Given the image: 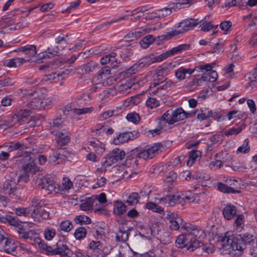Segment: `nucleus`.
<instances>
[{"label":"nucleus","mask_w":257,"mask_h":257,"mask_svg":"<svg viewBox=\"0 0 257 257\" xmlns=\"http://www.w3.org/2000/svg\"><path fill=\"white\" fill-rule=\"evenodd\" d=\"M255 237L248 233L241 236L240 234H233L232 232H227L224 236L218 237L217 244L224 250L231 252L233 250L241 251L245 247V244L253 243Z\"/></svg>","instance_id":"nucleus-1"},{"label":"nucleus","mask_w":257,"mask_h":257,"mask_svg":"<svg viewBox=\"0 0 257 257\" xmlns=\"http://www.w3.org/2000/svg\"><path fill=\"white\" fill-rule=\"evenodd\" d=\"M184 229L186 232L179 236L176 240V246L179 248L186 247L187 250L193 251L199 247L202 242L198 240L203 233V231L196 226L190 224L181 227V229Z\"/></svg>","instance_id":"nucleus-2"},{"label":"nucleus","mask_w":257,"mask_h":257,"mask_svg":"<svg viewBox=\"0 0 257 257\" xmlns=\"http://www.w3.org/2000/svg\"><path fill=\"white\" fill-rule=\"evenodd\" d=\"M200 200L199 195L198 194L192 193L188 191L173 196H166L160 199V203L166 206H173L176 204H182L185 203H197Z\"/></svg>","instance_id":"nucleus-3"},{"label":"nucleus","mask_w":257,"mask_h":257,"mask_svg":"<svg viewBox=\"0 0 257 257\" xmlns=\"http://www.w3.org/2000/svg\"><path fill=\"white\" fill-rule=\"evenodd\" d=\"M22 187L18 185L17 173L13 172L3 182V190L10 198L20 200L22 195Z\"/></svg>","instance_id":"nucleus-4"},{"label":"nucleus","mask_w":257,"mask_h":257,"mask_svg":"<svg viewBox=\"0 0 257 257\" xmlns=\"http://www.w3.org/2000/svg\"><path fill=\"white\" fill-rule=\"evenodd\" d=\"M161 145L159 143L145 146L143 149L136 148L130 152L127 159L132 160L137 158L144 160L151 159L158 155L160 151Z\"/></svg>","instance_id":"nucleus-5"},{"label":"nucleus","mask_w":257,"mask_h":257,"mask_svg":"<svg viewBox=\"0 0 257 257\" xmlns=\"http://www.w3.org/2000/svg\"><path fill=\"white\" fill-rule=\"evenodd\" d=\"M186 118L185 111L182 108H176L175 110L170 109L158 118L159 127L164 128L166 123L172 125L175 122Z\"/></svg>","instance_id":"nucleus-6"},{"label":"nucleus","mask_w":257,"mask_h":257,"mask_svg":"<svg viewBox=\"0 0 257 257\" xmlns=\"http://www.w3.org/2000/svg\"><path fill=\"white\" fill-rule=\"evenodd\" d=\"M198 19H191L190 20H186L182 21L176 26L179 29L175 30L171 32L167 33L166 35L161 36V38L164 40H168L173 37L183 34L184 32L189 30L190 29L194 28L201 22Z\"/></svg>","instance_id":"nucleus-7"},{"label":"nucleus","mask_w":257,"mask_h":257,"mask_svg":"<svg viewBox=\"0 0 257 257\" xmlns=\"http://www.w3.org/2000/svg\"><path fill=\"white\" fill-rule=\"evenodd\" d=\"M167 69L161 67L149 72L146 76L147 80L153 81L150 85V88H155L167 80Z\"/></svg>","instance_id":"nucleus-8"},{"label":"nucleus","mask_w":257,"mask_h":257,"mask_svg":"<svg viewBox=\"0 0 257 257\" xmlns=\"http://www.w3.org/2000/svg\"><path fill=\"white\" fill-rule=\"evenodd\" d=\"M196 0H183L181 3H176L169 5V8H165L162 9L157 10L159 15V19L163 18L170 15L172 9H182L189 7L194 4Z\"/></svg>","instance_id":"nucleus-9"},{"label":"nucleus","mask_w":257,"mask_h":257,"mask_svg":"<svg viewBox=\"0 0 257 257\" xmlns=\"http://www.w3.org/2000/svg\"><path fill=\"white\" fill-rule=\"evenodd\" d=\"M37 181L38 186L43 189L55 192L59 191V189L57 188L58 184L49 176L44 177L38 180Z\"/></svg>","instance_id":"nucleus-10"},{"label":"nucleus","mask_w":257,"mask_h":257,"mask_svg":"<svg viewBox=\"0 0 257 257\" xmlns=\"http://www.w3.org/2000/svg\"><path fill=\"white\" fill-rule=\"evenodd\" d=\"M23 164L22 170L23 171L27 172L30 174H35L39 171V168L36 166L34 161L32 160L30 155L25 153L22 160H21Z\"/></svg>","instance_id":"nucleus-11"},{"label":"nucleus","mask_w":257,"mask_h":257,"mask_svg":"<svg viewBox=\"0 0 257 257\" xmlns=\"http://www.w3.org/2000/svg\"><path fill=\"white\" fill-rule=\"evenodd\" d=\"M53 153L50 155V160L52 162H55L57 164H60L67 158V151L64 149L59 148H52Z\"/></svg>","instance_id":"nucleus-12"},{"label":"nucleus","mask_w":257,"mask_h":257,"mask_svg":"<svg viewBox=\"0 0 257 257\" xmlns=\"http://www.w3.org/2000/svg\"><path fill=\"white\" fill-rule=\"evenodd\" d=\"M69 250L66 243L64 241L59 240L56 245L52 246L50 255L66 256L68 255Z\"/></svg>","instance_id":"nucleus-13"},{"label":"nucleus","mask_w":257,"mask_h":257,"mask_svg":"<svg viewBox=\"0 0 257 257\" xmlns=\"http://www.w3.org/2000/svg\"><path fill=\"white\" fill-rule=\"evenodd\" d=\"M139 136V133L137 131H133L131 132H125L121 133L114 138L113 143L115 145H118L133 140Z\"/></svg>","instance_id":"nucleus-14"},{"label":"nucleus","mask_w":257,"mask_h":257,"mask_svg":"<svg viewBox=\"0 0 257 257\" xmlns=\"http://www.w3.org/2000/svg\"><path fill=\"white\" fill-rule=\"evenodd\" d=\"M31 216L35 221L40 222L43 219L49 218V213L44 208H32Z\"/></svg>","instance_id":"nucleus-15"},{"label":"nucleus","mask_w":257,"mask_h":257,"mask_svg":"<svg viewBox=\"0 0 257 257\" xmlns=\"http://www.w3.org/2000/svg\"><path fill=\"white\" fill-rule=\"evenodd\" d=\"M153 63L150 54L145 57L141 59L137 63L134 64L132 67L127 70V72L133 74L135 73L136 69L138 68L141 69L145 67H148Z\"/></svg>","instance_id":"nucleus-16"},{"label":"nucleus","mask_w":257,"mask_h":257,"mask_svg":"<svg viewBox=\"0 0 257 257\" xmlns=\"http://www.w3.org/2000/svg\"><path fill=\"white\" fill-rule=\"evenodd\" d=\"M27 61L28 60L25 58L16 57L4 60L3 61V65L5 67L9 68H18Z\"/></svg>","instance_id":"nucleus-17"},{"label":"nucleus","mask_w":257,"mask_h":257,"mask_svg":"<svg viewBox=\"0 0 257 257\" xmlns=\"http://www.w3.org/2000/svg\"><path fill=\"white\" fill-rule=\"evenodd\" d=\"M116 56L117 53L111 52L110 54L102 57L100 59V62L103 65L109 63L110 66L112 68H117L119 66V62L115 58Z\"/></svg>","instance_id":"nucleus-18"},{"label":"nucleus","mask_w":257,"mask_h":257,"mask_svg":"<svg viewBox=\"0 0 257 257\" xmlns=\"http://www.w3.org/2000/svg\"><path fill=\"white\" fill-rule=\"evenodd\" d=\"M17 230L20 238L24 239H29L31 243L34 240V238L36 236L34 234L33 230L27 231L24 226L22 224L18 226Z\"/></svg>","instance_id":"nucleus-19"},{"label":"nucleus","mask_w":257,"mask_h":257,"mask_svg":"<svg viewBox=\"0 0 257 257\" xmlns=\"http://www.w3.org/2000/svg\"><path fill=\"white\" fill-rule=\"evenodd\" d=\"M114 52L117 53V55H119L125 61L131 59L133 55L132 47L130 46H127L126 47L122 48H116Z\"/></svg>","instance_id":"nucleus-20"},{"label":"nucleus","mask_w":257,"mask_h":257,"mask_svg":"<svg viewBox=\"0 0 257 257\" xmlns=\"http://www.w3.org/2000/svg\"><path fill=\"white\" fill-rule=\"evenodd\" d=\"M110 74V70L109 67H105L101 68L99 71L97 76V79L98 81L97 85L104 86L105 80L109 78V75Z\"/></svg>","instance_id":"nucleus-21"},{"label":"nucleus","mask_w":257,"mask_h":257,"mask_svg":"<svg viewBox=\"0 0 257 257\" xmlns=\"http://www.w3.org/2000/svg\"><path fill=\"white\" fill-rule=\"evenodd\" d=\"M14 51L22 52L24 54L26 55L25 57L27 60V58L31 57L34 56L36 53V47L34 45H26L23 47H19L17 50H15Z\"/></svg>","instance_id":"nucleus-22"},{"label":"nucleus","mask_w":257,"mask_h":257,"mask_svg":"<svg viewBox=\"0 0 257 257\" xmlns=\"http://www.w3.org/2000/svg\"><path fill=\"white\" fill-rule=\"evenodd\" d=\"M222 213L226 219L230 220L237 215L236 208L233 205H227L223 208Z\"/></svg>","instance_id":"nucleus-23"},{"label":"nucleus","mask_w":257,"mask_h":257,"mask_svg":"<svg viewBox=\"0 0 257 257\" xmlns=\"http://www.w3.org/2000/svg\"><path fill=\"white\" fill-rule=\"evenodd\" d=\"M33 96V98H31V100L27 104L28 108L31 109H37L42 107L41 99L37 98L39 96V93L35 91L30 94V97Z\"/></svg>","instance_id":"nucleus-24"},{"label":"nucleus","mask_w":257,"mask_h":257,"mask_svg":"<svg viewBox=\"0 0 257 257\" xmlns=\"http://www.w3.org/2000/svg\"><path fill=\"white\" fill-rule=\"evenodd\" d=\"M157 234L159 236L158 238L162 243L167 244L172 242V237L169 231L165 230H158Z\"/></svg>","instance_id":"nucleus-25"},{"label":"nucleus","mask_w":257,"mask_h":257,"mask_svg":"<svg viewBox=\"0 0 257 257\" xmlns=\"http://www.w3.org/2000/svg\"><path fill=\"white\" fill-rule=\"evenodd\" d=\"M59 48L58 46L55 47L54 48L51 49L48 48L45 52L39 53L37 57L38 59H45L47 58H51L59 53Z\"/></svg>","instance_id":"nucleus-26"},{"label":"nucleus","mask_w":257,"mask_h":257,"mask_svg":"<svg viewBox=\"0 0 257 257\" xmlns=\"http://www.w3.org/2000/svg\"><path fill=\"white\" fill-rule=\"evenodd\" d=\"M23 146L24 144L20 142H11L4 145V147L6 148L9 153L16 150H19V151L22 152V150L23 149Z\"/></svg>","instance_id":"nucleus-27"},{"label":"nucleus","mask_w":257,"mask_h":257,"mask_svg":"<svg viewBox=\"0 0 257 257\" xmlns=\"http://www.w3.org/2000/svg\"><path fill=\"white\" fill-rule=\"evenodd\" d=\"M119 232L116 234V239L118 241L125 242L127 240L130 233L127 231L123 225L118 227Z\"/></svg>","instance_id":"nucleus-28"},{"label":"nucleus","mask_w":257,"mask_h":257,"mask_svg":"<svg viewBox=\"0 0 257 257\" xmlns=\"http://www.w3.org/2000/svg\"><path fill=\"white\" fill-rule=\"evenodd\" d=\"M89 148L91 150L94 151L98 155H101L105 151L104 145L99 141L97 142H90Z\"/></svg>","instance_id":"nucleus-29"},{"label":"nucleus","mask_w":257,"mask_h":257,"mask_svg":"<svg viewBox=\"0 0 257 257\" xmlns=\"http://www.w3.org/2000/svg\"><path fill=\"white\" fill-rule=\"evenodd\" d=\"M16 122L17 121L15 119V115H10L7 116H4L0 120V127L5 128L11 126Z\"/></svg>","instance_id":"nucleus-30"},{"label":"nucleus","mask_w":257,"mask_h":257,"mask_svg":"<svg viewBox=\"0 0 257 257\" xmlns=\"http://www.w3.org/2000/svg\"><path fill=\"white\" fill-rule=\"evenodd\" d=\"M32 243L38 244L40 248L44 250H46L47 251V254L50 255L52 246L48 245V244L46 243L44 241L42 240L38 236H36V237L34 238V240L33 242H32Z\"/></svg>","instance_id":"nucleus-31"},{"label":"nucleus","mask_w":257,"mask_h":257,"mask_svg":"<svg viewBox=\"0 0 257 257\" xmlns=\"http://www.w3.org/2000/svg\"><path fill=\"white\" fill-rule=\"evenodd\" d=\"M127 207V205L123 202L116 201L114 202V213L117 215L120 216L125 212Z\"/></svg>","instance_id":"nucleus-32"},{"label":"nucleus","mask_w":257,"mask_h":257,"mask_svg":"<svg viewBox=\"0 0 257 257\" xmlns=\"http://www.w3.org/2000/svg\"><path fill=\"white\" fill-rule=\"evenodd\" d=\"M140 196L138 193L136 192L132 193L126 199L123 200V202L128 206H133L139 202Z\"/></svg>","instance_id":"nucleus-33"},{"label":"nucleus","mask_w":257,"mask_h":257,"mask_svg":"<svg viewBox=\"0 0 257 257\" xmlns=\"http://www.w3.org/2000/svg\"><path fill=\"white\" fill-rule=\"evenodd\" d=\"M17 246L18 244L16 243L13 242L12 240L9 239L2 250H3L7 253L14 255V253L16 252Z\"/></svg>","instance_id":"nucleus-34"},{"label":"nucleus","mask_w":257,"mask_h":257,"mask_svg":"<svg viewBox=\"0 0 257 257\" xmlns=\"http://www.w3.org/2000/svg\"><path fill=\"white\" fill-rule=\"evenodd\" d=\"M94 201L95 198L94 196L82 200L81 204L80 206L81 209L84 211L89 210L93 206Z\"/></svg>","instance_id":"nucleus-35"},{"label":"nucleus","mask_w":257,"mask_h":257,"mask_svg":"<svg viewBox=\"0 0 257 257\" xmlns=\"http://www.w3.org/2000/svg\"><path fill=\"white\" fill-rule=\"evenodd\" d=\"M115 162L121 161L125 156V153L123 150L116 148L108 154Z\"/></svg>","instance_id":"nucleus-36"},{"label":"nucleus","mask_w":257,"mask_h":257,"mask_svg":"<svg viewBox=\"0 0 257 257\" xmlns=\"http://www.w3.org/2000/svg\"><path fill=\"white\" fill-rule=\"evenodd\" d=\"M99 64L93 61H90L82 66V71L86 73L93 72L98 68Z\"/></svg>","instance_id":"nucleus-37"},{"label":"nucleus","mask_w":257,"mask_h":257,"mask_svg":"<svg viewBox=\"0 0 257 257\" xmlns=\"http://www.w3.org/2000/svg\"><path fill=\"white\" fill-rule=\"evenodd\" d=\"M165 83L161 86L158 87L156 89L152 91V93L156 94L159 91L162 90H167L173 86H176V83L173 82L171 80L167 79L165 81Z\"/></svg>","instance_id":"nucleus-38"},{"label":"nucleus","mask_w":257,"mask_h":257,"mask_svg":"<svg viewBox=\"0 0 257 257\" xmlns=\"http://www.w3.org/2000/svg\"><path fill=\"white\" fill-rule=\"evenodd\" d=\"M151 58L152 59L153 63L156 62H160L162 61L163 60L166 59L168 57L173 56L172 53H170V50L165 52L163 53H162L159 55L156 56L153 54H151Z\"/></svg>","instance_id":"nucleus-39"},{"label":"nucleus","mask_w":257,"mask_h":257,"mask_svg":"<svg viewBox=\"0 0 257 257\" xmlns=\"http://www.w3.org/2000/svg\"><path fill=\"white\" fill-rule=\"evenodd\" d=\"M30 114V110L28 109H22L14 114L15 116L16 121H19L23 118H27Z\"/></svg>","instance_id":"nucleus-40"},{"label":"nucleus","mask_w":257,"mask_h":257,"mask_svg":"<svg viewBox=\"0 0 257 257\" xmlns=\"http://www.w3.org/2000/svg\"><path fill=\"white\" fill-rule=\"evenodd\" d=\"M218 189L219 191L226 193H239L240 191L238 190H234L231 187H230L221 182H219L217 184Z\"/></svg>","instance_id":"nucleus-41"},{"label":"nucleus","mask_w":257,"mask_h":257,"mask_svg":"<svg viewBox=\"0 0 257 257\" xmlns=\"http://www.w3.org/2000/svg\"><path fill=\"white\" fill-rule=\"evenodd\" d=\"M244 127V126H243V125H240L237 127H232L224 131L223 132V134L226 137H229L232 135H237L242 131Z\"/></svg>","instance_id":"nucleus-42"},{"label":"nucleus","mask_w":257,"mask_h":257,"mask_svg":"<svg viewBox=\"0 0 257 257\" xmlns=\"http://www.w3.org/2000/svg\"><path fill=\"white\" fill-rule=\"evenodd\" d=\"M244 215L241 214L236 215V218L235 220L234 224L237 231H240L242 229L244 226Z\"/></svg>","instance_id":"nucleus-43"},{"label":"nucleus","mask_w":257,"mask_h":257,"mask_svg":"<svg viewBox=\"0 0 257 257\" xmlns=\"http://www.w3.org/2000/svg\"><path fill=\"white\" fill-rule=\"evenodd\" d=\"M65 74L66 72H63V73H53L46 75L43 79V80H44L45 81L55 80L57 81L59 80V77H60L61 79H64L65 76H63V75H65Z\"/></svg>","instance_id":"nucleus-44"},{"label":"nucleus","mask_w":257,"mask_h":257,"mask_svg":"<svg viewBox=\"0 0 257 257\" xmlns=\"http://www.w3.org/2000/svg\"><path fill=\"white\" fill-rule=\"evenodd\" d=\"M155 41V38L153 35H148L143 38L140 41V45L144 48H148Z\"/></svg>","instance_id":"nucleus-45"},{"label":"nucleus","mask_w":257,"mask_h":257,"mask_svg":"<svg viewBox=\"0 0 257 257\" xmlns=\"http://www.w3.org/2000/svg\"><path fill=\"white\" fill-rule=\"evenodd\" d=\"M145 206L148 209L152 210L155 212L160 214H162L164 212V210L162 207L152 202L147 203Z\"/></svg>","instance_id":"nucleus-46"},{"label":"nucleus","mask_w":257,"mask_h":257,"mask_svg":"<svg viewBox=\"0 0 257 257\" xmlns=\"http://www.w3.org/2000/svg\"><path fill=\"white\" fill-rule=\"evenodd\" d=\"M203 69H207L209 70L210 69V65L209 64H206L205 65H202L199 66H197L193 69H187L184 68V71L185 73V75L188 74L189 75H191L193 74L195 71H199L200 70H203Z\"/></svg>","instance_id":"nucleus-47"},{"label":"nucleus","mask_w":257,"mask_h":257,"mask_svg":"<svg viewBox=\"0 0 257 257\" xmlns=\"http://www.w3.org/2000/svg\"><path fill=\"white\" fill-rule=\"evenodd\" d=\"M190 45L184 44L180 45L177 47L173 48L170 50V53H172V55L181 53L183 51L188 50L190 48Z\"/></svg>","instance_id":"nucleus-48"},{"label":"nucleus","mask_w":257,"mask_h":257,"mask_svg":"<svg viewBox=\"0 0 257 257\" xmlns=\"http://www.w3.org/2000/svg\"><path fill=\"white\" fill-rule=\"evenodd\" d=\"M251 19V22L249 24L250 26H257V10L249 14L244 16L243 19L246 20L247 19Z\"/></svg>","instance_id":"nucleus-49"},{"label":"nucleus","mask_w":257,"mask_h":257,"mask_svg":"<svg viewBox=\"0 0 257 257\" xmlns=\"http://www.w3.org/2000/svg\"><path fill=\"white\" fill-rule=\"evenodd\" d=\"M180 221H181V219L180 218H177L175 219H172L170 220V224L169 226L170 229L171 230H177L179 228H181V227L186 226V224L185 225L182 224L179 222Z\"/></svg>","instance_id":"nucleus-50"},{"label":"nucleus","mask_w":257,"mask_h":257,"mask_svg":"<svg viewBox=\"0 0 257 257\" xmlns=\"http://www.w3.org/2000/svg\"><path fill=\"white\" fill-rule=\"evenodd\" d=\"M92 107H85L82 108H73L72 111L76 115H79L84 114L90 113L93 111Z\"/></svg>","instance_id":"nucleus-51"},{"label":"nucleus","mask_w":257,"mask_h":257,"mask_svg":"<svg viewBox=\"0 0 257 257\" xmlns=\"http://www.w3.org/2000/svg\"><path fill=\"white\" fill-rule=\"evenodd\" d=\"M72 228L71 222L68 220L61 222L59 225L60 229L65 232H69Z\"/></svg>","instance_id":"nucleus-52"},{"label":"nucleus","mask_w":257,"mask_h":257,"mask_svg":"<svg viewBox=\"0 0 257 257\" xmlns=\"http://www.w3.org/2000/svg\"><path fill=\"white\" fill-rule=\"evenodd\" d=\"M32 208H18L16 209V214L18 216H27L31 215Z\"/></svg>","instance_id":"nucleus-53"},{"label":"nucleus","mask_w":257,"mask_h":257,"mask_svg":"<svg viewBox=\"0 0 257 257\" xmlns=\"http://www.w3.org/2000/svg\"><path fill=\"white\" fill-rule=\"evenodd\" d=\"M75 221L77 223L88 224L91 222V219L86 215H81L75 217Z\"/></svg>","instance_id":"nucleus-54"},{"label":"nucleus","mask_w":257,"mask_h":257,"mask_svg":"<svg viewBox=\"0 0 257 257\" xmlns=\"http://www.w3.org/2000/svg\"><path fill=\"white\" fill-rule=\"evenodd\" d=\"M86 229L84 227H81L76 229L74 236L77 239H81L86 235Z\"/></svg>","instance_id":"nucleus-55"},{"label":"nucleus","mask_w":257,"mask_h":257,"mask_svg":"<svg viewBox=\"0 0 257 257\" xmlns=\"http://www.w3.org/2000/svg\"><path fill=\"white\" fill-rule=\"evenodd\" d=\"M146 104L148 107L153 109L158 107L160 103L159 101L154 97H149L146 102Z\"/></svg>","instance_id":"nucleus-56"},{"label":"nucleus","mask_w":257,"mask_h":257,"mask_svg":"<svg viewBox=\"0 0 257 257\" xmlns=\"http://www.w3.org/2000/svg\"><path fill=\"white\" fill-rule=\"evenodd\" d=\"M44 234L45 238L48 240H50L55 236L56 231L53 228L48 227L45 229Z\"/></svg>","instance_id":"nucleus-57"},{"label":"nucleus","mask_w":257,"mask_h":257,"mask_svg":"<svg viewBox=\"0 0 257 257\" xmlns=\"http://www.w3.org/2000/svg\"><path fill=\"white\" fill-rule=\"evenodd\" d=\"M127 19H128V18L126 16H122L118 19L112 20L110 21V22H104V23L101 24V25H99L98 27H97V28L98 29H102L104 27H107V26H108L111 24H112L113 23L119 22L121 21L125 20Z\"/></svg>","instance_id":"nucleus-58"},{"label":"nucleus","mask_w":257,"mask_h":257,"mask_svg":"<svg viewBox=\"0 0 257 257\" xmlns=\"http://www.w3.org/2000/svg\"><path fill=\"white\" fill-rule=\"evenodd\" d=\"M249 150L250 147L248 146V140L247 139H245L243 145L237 149L236 152L237 154H245L248 152Z\"/></svg>","instance_id":"nucleus-59"},{"label":"nucleus","mask_w":257,"mask_h":257,"mask_svg":"<svg viewBox=\"0 0 257 257\" xmlns=\"http://www.w3.org/2000/svg\"><path fill=\"white\" fill-rule=\"evenodd\" d=\"M115 163L116 162L111 158V156L107 154L105 157L102 159V166L105 168L111 166Z\"/></svg>","instance_id":"nucleus-60"},{"label":"nucleus","mask_w":257,"mask_h":257,"mask_svg":"<svg viewBox=\"0 0 257 257\" xmlns=\"http://www.w3.org/2000/svg\"><path fill=\"white\" fill-rule=\"evenodd\" d=\"M15 83L14 79L9 77H5L0 79V85L4 87L12 86Z\"/></svg>","instance_id":"nucleus-61"},{"label":"nucleus","mask_w":257,"mask_h":257,"mask_svg":"<svg viewBox=\"0 0 257 257\" xmlns=\"http://www.w3.org/2000/svg\"><path fill=\"white\" fill-rule=\"evenodd\" d=\"M14 101V97L12 95H7L1 100V105L3 106H9L11 105Z\"/></svg>","instance_id":"nucleus-62"},{"label":"nucleus","mask_w":257,"mask_h":257,"mask_svg":"<svg viewBox=\"0 0 257 257\" xmlns=\"http://www.w3.org/2000/svg\"><path fill=\"white\" fill-rule=\"evenodd\" d=\"M175 75L179 80H183L185 79L186 75L184 71V68L181 67L175 71Z\"/></svg>","instance_id":"nucleus-63"},{"label":"nucleus","mask_w":257,"mask_h":257,"mask_svg":"<svg viewBox=\"0 0 257 257\" xmlns=\"http://www.w3.org/2000/svg\"><path fill=\"white\" fill-rule=\"evenodd\" d=\"M69 140V138L64 133H61L58 134V143L62 146L67 144Z\"/></svg>","instance_id":"nucleus-64"}]
</instances>
